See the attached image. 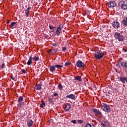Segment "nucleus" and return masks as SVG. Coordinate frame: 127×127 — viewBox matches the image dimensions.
<instances>
[{
  "instance_id": "nucleus-30",
  "label": "nucleus",
  "mask_w": 127,
  "mask_h": 127,
  "mask_svg": "<svg viewBox=\"0 0 127 127\" xmlns=\"http://www.w3.org/2000/svg\"><path fill=\"white\" fill-rule=\"evenodd\" d=\"M48 102H49V103H50V104H52V103H53L52 99L51 98H49Z\"/></svg>"
},
{
  "instance_id": "nucleus-37",
  "label": "nucleus",
  "mask_w": 127,
  "mask_h": 127,
  "mask_svg": "<svg viewBox=\"0 0 127 127\" xmlns=\"http://www.w3.org/2000/svg\"><path fill=\"white\" fill-rule=\"evenodd\" d=\"M54 52H55V53H56V52H57L58 51V48L57 49H54L53 50Z\"/></svg>"
},
{
  "instance_id": "nucleus-49",
  "label": "nucleus",
  "mask_w": 127,
  "mask_h": 127,
  "mask_svg": "<svg viewBox=\"0 0 127 127\" xmlns=\"http://www.w3.org/2000/svg\"><path fill=\"white\" fill-rule=\"evenodd\" d=\"M50 51L51 52V50H50Z\"/></svg>"
},
{
  "instance_id": "nucleus-11",
  "label": "nucleus",
  "mask_w": 127,
  "mask_h": 127,
  "mask_svg": "<svg viewBox=\"0 0 127 127\" xmlns=\"http://www.w3.org/2000/svg\"><path fill=\"white\" fill-rule=\"evenodd\" d=\"M122 24H124V26H127V17L124 18L122 21Z\"/></svg>"
},
{
  "instance_id": "nucleus-5",
  "label": "nucleus",
  "mask_w": 127,
  "mask_h": 127,
  "mask_svg": "<svg viewBox=\"0 0 127 127\" xmlns=\"http://www.w3.org/2000/svg\"><path fill=\"white\" fill-rule=\"evenodd\" d=\"M108 7L110 8H114L117 6V3L115 1H111L108 3Z\"/></svg>"
},
{
  "instance_id": "nucleus-46",
  "label": "nucleus",
  "mask_w": 127,
  "mask_h": 127,
  "mask_svg": "<svg viewBox=\"0 0 127 127\" xmlns=\"http://www.w3.org/2000/svg\"><path fill=\"white\" fill-rule=\"evenodd\" d=\"M10 22V21L9 20H8L7 21V22H6V23L7 24H8V23H9Z\"/></svg>"
},
{
  "instance_id": "nucleus-45",
  "label": "nucleus",
  "mask_w": 127,
  "mask_h": 127,
  "mask_svg": "<svg viewBox=\"0 0 127 127\" xmlns=\"http://www.w3.org/2000/svg\"><path fill=\"white\" fill-rule=\"evenodd\" d=\"M98 122H99V123H102V120L101 119H98Z\"/></svg>"
},
{
  "instance_id": "nucleus-6",
  "label": "nucleus",
  "mask_w": 127,
  "mask_h": 127,
  "mask_svg": "<svg viewBox=\"0 0 127 127\" xmlns=\"http://www.w3.org/2000/svg\"><path fill=\"white\" fill-rule=\"evenodd\" d=\"M112 26L115 28V29H117L118 28H120V22H118V21L115 20L113 21L112 23Z\"/></svg>"
},
{
  "instance_id": "nucleus-17",
  "label": "nucleus",
  "mask_w": 127,
  "mask_h": 127,
  "mask_svg": "<svg viewBox=\"0 0 127 127\" xmlns=\"http://www.w3.org/2000/svg\"><path fill=\"white\" fill-rule=\"evenodd\" d=\"M120 64L121 66L123 67H124L125 68H127V63L126 62H124L122 61V62H120Z\"/></svg>"
},
{
  "instance_id": "nucleus-44",
  "label": "nucleus",
  "mask_w": 127,
  "mask_h": 127,
  "mask_svg": "<svg viewBox=\"0 0 127 127\" xmlns=\"http://www.w3.org/2000/svg\"><path fill=\"white\" fill-rule=\"evenodd\" d=\"M20 104H21V106H24V105H25L24 102H21Z\"/></svg>"
},
{
  "instance_id": "nucleus-16",
  "label": "nucleus",
  "mask_w": 127,
  "mask_h": 127,
  "mask_svg": "<svg viewBox=\"0 0 127 127\" xmlns=\"http://www.w3.org/2000/svg\"><path fill=\"white\" fill-rule=\"evenodd\" d=\"M32 63V55H31V56L29 57V60L27 63V64L29 66L30 64Z\"/></svg>"
},
{
  "instance_id": "nucleus-35",
  "label": "nucleus",
  "mask_w": 127,
  "mask_h": 127,
  "mask_svg": "<svg viewBox=\"0 0 127 127\" xmlns=\"http://www.w3.org/2000/svg\"><path fill=\"white\" fill-rule=\"evenodd\" d=\"M84 127H92V126H91L90 124H87Z\"/></svg>"
},
{
  "instance_id": "nucleus-19",
  "label": "nucleus",
  "mask_w": 127,
  "mask_h": 127,
  "mask_svg": "<svg viewBox=\"0 0 127 127\" xmlns=\"http://www.w3.org/2000/svg\"><path fill=\"white\" fill-rule=\"evenodd\" d=\"M74 80L81 82V81H82V76L79 75L76 76L74 77Z\"/></svg>"
},
{
  "instance_id": "nucleus-33",
  "label": "nucleus",
  "mask_w": 127,
  "mask_h": 127,
  "mask_svg": "<svg viewBox=\"0 0 127 127\" xmlns=\"http://www.w3.org/2000/svg\"><path fill=\"white\" fill-rule=\"evenodd\" d=\"M3 68H5V65L4 64H2V65L1 66V69L2 70V69H3Z\"/></svg>"
},
{
  "instance_id": "nucleus-2",
  "label": "nucleus",
  "mask_w": 127,
  "mask_h": 127,
  "mask_svg": "<svg viewBox=\"0 0 127 127\" xmlns=\"http://www.w3.org/2000/svg\"><path fill=\"white\" fill-rule=\"evenodd\" d=\"M105 56V54L103 53V52H101L100 50L96 51L95 54V58L97 60H100L102 59Z\"/></svg>"
},
{
  "instance_id": "nucleus-18",
  "label": "nucleus",
  "mask_w": 127,
  "mask_h": 127,
  "mask_svg": "<svg viewBox=\"0 0 127 127\" xmlns=\"http://www.w3.org/2000/svg\"><path fill=\"white\" fill-rule=\"evenodd\" d=\"M50 71H51V72H54L55 71V70H56V68L55 67V65H50Z\"/></svg>"
},
{
  "instance_id": "nucleus-42",
  "label": "nucleus",
  "mask_w": 127,
  "mask_h": 127,
  "mask_svg": "<svg viewBox=\"0 0 127 127\" xmlns=\"http://www.w3.org/2000/svg\"><path fill=\"white\" fill-rule=\"evenodd\" d=\"M11 79H12V80H13V81H16V80L15 79V78H13V76H11L10 77Z\"/></svg>"
},
{
  "instance_id": "nucleus-10",
  "label": "nucleus",
  "mask_w": 127,
  "mask_h": 127,
  "mask_svg": "<svg viewBox=\"0 0 127 127\" xmlns=\"http://www.w3.org/2000/svg\"><path fill=\"white\" fill-rule=\"evenodd\" d=\"M75 95L73 94H70L65 97V99H71V100H75Z\"/></svg>"
},
{
  "instance_id": "nucleus-29",
  "label": "nucleus",
  "mask_w": 127,
  "mask_h": 127,
  "mask_svg": "<svg viewBox=\"0 0 127 127\" xmlns=\"http://www.w3.org/2000/svg\"><path fill=\"white\" fill-rule=\"evenodd\" d=\"M63 27H64L63 24H61L59 25L58 28L61 30H62V29H63Z\"/></svg>"
},
{
  "instance_id": "nucleus-4",
  "label": "nucleus",
  "mask_w": 127,
  "mask_h": 127,
  "mask_svg": "<svg viewBox=\"0 0 127 127\" xmlns=\"http://www.w3.org/2000/svg\"><path fill=\"white\" fill-rule=\"evenodd\" d=\"M118 6L121 7V8L123 9V10L127 9V4L124 0H121L119 2Z\"/></svg>"
},
{
  "instance_id": "nucleus-9",
  "label": "nucleus",
  "mask_w": 127,
  "mask_h": 127,
  "mask_svg": "<svg viewBox=\"0 0 127 127\" xmlns=\"http://www.w3.org/2000/svg\"><path fill=\"white\" fill-rule=\"evenodd\" d=\"M64 110L65 112H69V111L71 110V105H70V103L65 104V106L64 108Z\"/></svg>"
},
{
  "instance_id": "nucleus-1",
  "label": "nucleus",
  "mask_w": 127,
  "mask_h": 127,
  "mask_svg": "<svg viewBox=\"0 0 127 127\" xmlns=\"http://www.w3.org/2000/svg\"><path fill=\"white\" fill-rule=\"evenodd\" d=\"M114 37L115 38H116V39L118 40V41L124 42V41L125 40V37L124 36V35L121 34V33H120V32H116L115 33V34H114Z\"/></svg>"
},
{
  "instance_id": "nucleus-28",
  "label": "nucleus",
  "mask_w": 127,
  "mask_h": 127,
  "mask_svg": "<svg viewBox=\"0 0 127 127\" xmlns=\"http://www.w3.org/2000/svg\"><path fill=\"white\" fill-rule=\"evenodd\" d=\"M45 107V102L42 101V104H40V108H44Z\"/></svg>"
},
{
  "instance_id": "nucleus-47",
  "label": "nucleus",
  "mask_w": 127,
  "mask_h": 127,
  "mask_svg": "<svg viewBox=\"0 0 127 127\" xmlns=\"http://www.w3.org/2000/svg\"><path fill=\"white\" fill-rule=\"evenodd\" d=\"M123 51H124V52H127V50L123 49Z\"/></svg>"
},
{
  "instance_id": "nucleus-25",
  "label": "nucleus",
  "mask_w": 127,
  "mask_h": 127,
  "mask_svg": "<svg viewBox=\"0 0 127 127\" xmlns=\"http://www.w3.org/2000/svg\"><path fill=\"white\" fill-rule=\"evenodd\" d=\"M41 86H42V85H41V84H37L36 90H41V89H42V87H41Z\"/></svg>"
},
{
  "instance_id": "nucleus-43",
  "label": "nucleus",
  "mask_w": 127,
  "mask_h": 127,
  "mask_svg": "<svg viewBox=\"0 0 127 127\" xmlns=\"http://www.w3.org/2000/svg\"><path fill=\"white\" fill-rule=\"evenodd\" d=\"M52 45L53 46H55V47H57V44H56V43H53Z\"/></svg>"
},
{
  "instance_id": "nucleus-38",
  "label": "nucleus",
  "mask_w": 127,
  "mask_h": 127,
  "mask_svg": "<svg viewBox=\"0 0 127 127\" xmlns=\"http://www.w3.org/2000/svg\"><path fill=\"white\" fill-rule=\"evenodd\" d=\"M17 107H18V108H21V104L20 103L17 104Z\"/></svg>"
},
{
  "instance_id": "nucleus-34",
  "label": "nucleus",
  "mask_w": 127,
  "mask_h": 127,
  "mask_svg": "<svg viewBox=\"0 0 127 127\" xmlns=\"http://www.w3.org/2000/svg\"><path fill=\"white\" fill-rule=\"evenodd\" d=\"M77 122L78 124H83V121L81 120H77Z\"/></svg>"
},
{
  "instance_id": "nucleus-48",
  "label": "nucleus",
  "mask_w": 127,
  "mask_h": 127,
  "mask_svg": "<svg viewBox=\"0 0 127 127\" xmlns=\"http://www.w3.org/2000/svg\"><path fill=\"white\" fill-rule=\"evenodd\" d=\"M45 37H46V38H47V37H49V36L47 35H45Z\"/></svg>"
},
{
  "instance_id": "nucleus-15",
  "label": "nucleus",
  "mask_w": 127,
  "mask_h": 127,
  "mask_svg": "<svg viewBox=\"0 0 127 127\" xmlns=\"http://www.w3.org/2000/svg\"><path fill=\"white\" fill-rule=\"evenodd\" d=\"M27 125L28 127H32V126H33V121L31 120L28 121Z\"/></svg>"
},
{
  "instance_id": "nucleus-8",
  "label": "nucleus",
  "mask_w": 127,
  "mask_h": 127,
  "mask_svg": "<svg viewBox=\"0 0 127 127\" xmlns=\"http://www.w3.org/2000/svg\"><path fill=\"white\" fill-rule=\"evenodd\" d=\"M92 112L94 113L95 115H97V116H99L100 118H102V117H103V114H102V112H100V111L95 108L92 109Z\"/></svg>"
},
{
  "instance_id": "nucleus-20",
  "label": "nucleus",
  "mask_w": 127,
  "mask_h": 127,
  "mask_svg": "<svg viewBox=\"0 0 127 127\" xmlns=\"http://www.w3.org/2000/svg\"><path fill=\"white\" fill-rule=\"evenodd\" d=\"M49 28L51 30H52V32H54V30L56 28V26H54L53 25H50Z\"/></svg>"
},
{
  "instance_id": "nucleus-24",
  "label": "nucleus",
  "mask_w": 127,
  "mask_h": 127,
  "mask_svg": "<svg viewBox=\"0 0 127 127\" xmlns=\"http://www.w3.org/2000/svg\"><path fill=\"white\" fill-rule=\"evenodd\" d=\"M55 67L57 68V69H62L63 68V65L60 64H55Z\"/></svg>"
},
{
  "instance_id": "nucleus-32",
  "label": "nucleus",
  "mask_w": 127,
  "mask_h": 127,
  "mask_svg": "<svg viewBox=\"0 0 127 127\" xmlns=\"http://www.w3.org/2000/svg\"><path fill=\"white\" fill-rule=\"evenodd\" d=\"M21 71L23 74H26V70L25 69H21Z\"/></svg>"
},
{
  "instance_id": "nucleus-3",
  "label": "nucleus",
  "mask_w": 127,
  "mask_h": 127,
  "mask_svg": "<svg viewBox=\"0 0 127 127\" xmlns=\"http://www.w3.org/2000/svg\"><path fill=\"white\" fill-rule=\"evenodd\" d=\"M101 108L104 112H106V113H110L111 112V108L110 106L105 103L101 104Z\"/></svg>"
},
{
  "instance_id": "nucleus-39",
  "label": "nucleus",
  "mask_w": 127,
  "mask_h": 127,
  "mask_svg": "<svg viewBox=\"0 0 127 127\" xmlns=\"http://www.w3.org/2000/svg\"><path fill=\"white\" fill-rule=\"evenodd\" d=\"M66 47H63L62 48V51H64V52H65V51H66Z\"/></svg>"
},
{
  "instance_id": "nucleus-12",
  "label": "nucleus",
  "mask_w": 127,
  "mask_h": 127,
  "mask_svg": "<svg viewBox=\"0 0 127 127\" xmlns=\"http://www.w3.org/2000/svg\"><path fill=\"white\" fill-rule=\"evenodd\" d=\"M120 81L123 83V84H125V83H127V77H121L120 78Z\"/></svg>"
},
{
  "instance_id": "nucleus-14",
  "label": "nucleus",
  "mask_w": 127,
  "mask_h": 127,
  "mask_svg": "<svg viewBox=\"0 0 127 127\" xmlns=\"http://www.w3.org/2000/svg\"><path fill=\"white\" fill-rule=\"evenodd\" d=\"M30 8H31V7L30 6L25 10V12L27 17H28V16H29V10H30Z\"/></svg>"
},
{
  "instance_id": "nucleus-21",
  "label": "nucleus",
  "mask_w": 127,
  "mask_h": 127,
  "mask_svg": "<svg viewBox=\"0 0 127 127\" xmlns=\"http://www.w3.org/2000/svg\"><path fill=\"white\" fill-rule=\"evenodd\" d=\"M121 62H123V59H121V60L117 63L116 66L118 68H121Z\"/></svg>"
},
{
  "instance_id": "nucleus-27",
  "label": "nucleus",
  "mask_w": 127,
  "mask_h": 127,
  "mask_svg": "<svg viewBox=\"0 0 127 127\" xmlns=\"http://www.w3.org/2000/svg\"><path fill=\"white\" fill-rule=\"evenodd\" d=\"M58 87L59 90H60V91H62V89H63V86H62V84H61V83H60L58 85Z\"/></svg>"
},
{
  "instance_id": "nucleus-13",
  "label": "nucleus",
  "mask_w": 127,
  "mask_h": 127,
  "mask_svg": "<svg viewBox=\"0 0 127 127\" xmlns=\"http://www.w3.org/2000/svg\"><path fill=\"white\" fill-rule=\"evenodd\" d=\"M17 22H12L11 24L9 25L10 28L13 29V28H15V26H16Z\"/></svg>"
},
{
  "instance_id": "nucleus-31",
  "label": "nucleus",
  "mask_w": 127,
  "mask_h": 127,
  "mask_svg": "<svg viewBox=\"0 0 127 127\" xmlns=\"http://www.w3.org/2000/svg\"><path fill=\"white\" fill-rule=\"evenodd\" d=\"M71 63H65L64 64V66H65V67H67V66H69V65H71Z\"/></svg>"
},
{
  "instance_id": "nucleus-22",
  "label": "nucleus",
  "mask_w": 127,
  "mask_h": 127,
  "mask_svg": "<svg viewBox=\"0 0 127 127\" xmlns=\"http://www.w3.org/2000/svg\"><path fill=\"white\" fill-rule=\"evenodd\" d=\"M61 32H62V30H60V29H59L58 28L57 29V31H56V35L58 36H59V35H60V33H61Z\"/></svg>"
},
{
  "instance_id": "nucleus-23",
  "label": "nucleus",
  "mask_w": 127,
  "mask_h": 127,
  "mask_svg": "<svg viewBox=\"0 0 127 127\" xmlns=\"http://www.w3.org/2000/svg\"><path fill=\"white\" fill-rule=\"evenodd\" d=\"M40 58L38 56H35L33 58V60H34V61H35V62H37V61H39Z\"/></svg>"
},
{
  "instance_id": "nucleus-26",
  "label": "nucleus",
  "mask_w": 127,
  "mask_h": 127,
  "mask_svg": "<svg viewBox=\"0 0 127 127\" xmlns=\"http://www.w3.org/2000/svg\"><path fill=\"white\" fill-rule=\"evenodd\" d=\"M22 101H23V97H22V96H20L18 99L17 102L20 104L22 102Z\"/></svg>"
},
{
  "instance_id": "nucleus-36",
  "label": "nucleus",
  "mask_w": 127,
  "mask_h": 127,
  "mask_svg": "<svg viewBox=\"0 0 127 127\" xmlns=\"http://www.w3.org/2000/svg\"><path fill=\"white\" fill-rule=\"evenodd\" d=\"M71 123H72V124H74L75 125H76V120H75L71 121Z\"/></svg>"
},
{
  "instance_id": "nucleus-41",
  "label": "nucleus",
  "mask_w": 127,
  "mask_h": 127,
  "mask_svg": "<svg viewBox=\"0 0 127 127\" xmlns=\"http://www.w3.org/2000/svg\"><path fill=\"white\" fill-rule=\"evenodd\" d=\"M101 125L102 126V127H106V125L103 123H101Z\"/></svg>"
},
{
  "instance_id": "nucleus-40",
  "label": "nucleus",
  "mask_w": 127,
  "mask_h": 127,
  "mask_svg": "<svg viewBox=\"0 0 127 127\" xmlns=\"http://www.w3.org/2000/svg\"><path fill=\"white\" fill-rule=\"evenodd\" d=\"M54 97H57L58 96V93H57V92H55L54 94Z\"/></svg>"
},
{
  "instance_id": "nucleus-7",
  "label": "nucleus",
  "mask_w": 127,
  "mask_h": 127,
  "mask_svg": "<svg viewBox=\"0 0 127 127\" xmlns=\"http://www.w3.org/2000/svg\"><path fill=\"white\" fill-rule=\"evenodd\" d=\"M75 66L78 68H82L85 66V64L81 61H78L75 64Z\"/></svg>"
}]
</instances>
